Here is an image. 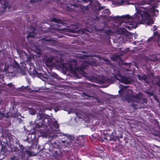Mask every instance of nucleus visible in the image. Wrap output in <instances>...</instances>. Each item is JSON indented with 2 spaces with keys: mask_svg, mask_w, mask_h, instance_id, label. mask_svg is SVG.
I'll list each match as a JSON object with an SVG mask.
<instances>
[{
  "mask_svg": "<svg viewBox=\"0 0 160 160\" xmlns=\"http://www.w3.org/2000/svg\"><path fill=\"white\" fill-rule=\"evenodd\" d=\"M122 91L121 90H119L118 92L120 94V95L121 96H122Z\"/></svg>",
  "mask_w": 160,
  "mask_h": 160,
  "instance_id": "42",
  "label": "nucleus"
},
{
  "mask_svg": "<svg viewBox=\"0 0 160 160\" xmlns=\"http://www.w3.org/2000/svg\"><path fill=\"white\" fill-rule=\"evenodd\" d=\"M105 25V27H106V26L107 25L106 24H105V25H104V26Z\"/></svg>",
  "mask_w": 160,
  "mask_h": 160,
  "instance_id": "55",
  "label": "nucleus"
},
{
  "mask_svg": "<svg viewBox=\"0 0 160 160\" xmlns=\"http://www.w3.org/2000/svg\"><path fill=\"white\" fill-rule=\"evenodd\" d=\"M157 29V27L156 25L153 26V28H152V30L153 31H155Z\"/></svg>",
  "mask_w": 160,
  "mask_h": 160,
  "instance_id": "32",
  "label": "nucleus"
},
{
  "mask_svg": "<svg viewBox=\"0 0 160 160\" xmlns=\"http://www.w3.org/2000/svg\"><path fill=\"white\" fill-rule=\"evenodd\" d=\"M29 112L32 115H34L35 114V111L33 109H32L30 110H29Z\"/></svg>",
  "mask_w": 160,
  "mask_h": 160,
  "instance_id": "29",
  "label": "nucleus"
},
{
  "mask_svg": "<svg viewBox=\"0 0 160 160\" xmlns=\"http://www.w3.org/2000/svg\"><path fill=\"white\" fill-rule=\"evenodd\" d=\"M151 95H153V94H151Z\"/></svg>",
  "mask_w": 160,
  "mask_h": 160,
  "instance_id": "59",
  "label": "nucleus"
},
{
  "mask_svg": "<svg viewBox=\"0 0 160 160\" xmlns=\"http://www.w3.org/2000/svg\"><path fill=\"white\" fill-rule=\"evenodd\" d=\"M52 127L56 129H58L59 128V125L58 124L57 121H55L52 122V126H51V128H52Z\"/></svg>",
  "mask_w": 160,
  "mask_h": 160,
  "instance_id": "16",
  "label": "nucleus"
},
{
  "mask_svg": "<svg viewBox=\"0 0 160 160\" xmlns=\"http://www.w3.org/2000/svg\"><path fill=\"white\" fill-rule=\"evenodd\" d=\"M102 13L104 16L109 15L110 14V11L109 9H106L103 11Z\"/></svg>",
  "mask_w": 160,
  "mask_h": 160,
  "instance_id": "18",
  "label": "nucleus"
},
{
  "mask_svg": "<svg viewBox=\"0 0 160 160\" xmlns=\"http://www.w3.org/2000/svg\"><path fill=\"white\" fill-rule=\"evenodd\" d=\"M122 17L124 19H131V17L128 15H125L124 16H123Z\"/></svg>",
  "mask_w": 160,
  "mask_h": 160,
  "instance_id": "23",
  "label": "nucleus"
},
{
  "mask_svg": "<svg viewBox=\"0 0 160 160\" xmlns=\"http://www.w3.org/2000/svg\"><path fill=\"white\" fill-rule=\"evenodd\" d=\"M115 132L114 130H110L108 132L106 133L109 136H115Z\"/></svg>",
  "mask_w": 160,
  "mask_h": 160,
  "instance_id": "17",
  "label": "nucleus"
},
{
  "mask_svg": "<svg viewBox=\"0 0 160 160\" xmlns=\"http://www.w3.org/2000/svg\"><path fill=\"white\" fill-rule=\"evenodd\" d=\"M151 74H152V75H152V76H153V75L152 73H151Z\"/></svg>",
  "mask_w": 160,
  "mask_h": 160,
  "instance_id": "56",
  "label": "nucleus"
},
{
  "mask_svg": "<svg viewBox=\"0 0 160 160\" xmlns=\"http://www.w3.org/2000/svg\"><path fill=\"white\" fill-rule=\"evenodd\" d=\"M141 100L140 102L141 103H147V100L145 98H143L142 97V94H141Z\"/></svg>",
  "mask_w": 160,
  "mask_h": 160,
  "instance_id": "20",
  "label": "nucleus"
},
{
  "mask_svg": "<svg viewBox=\"0 0 160 160\" xmlns=\"http://www.w3.org/2000/svg\"><path fill=\"white\" fill-rule=\"evenodd\" d=\"M59 109L60 107L58 106L55 107L54 108V109L55 112H57L59 110Z\"/></svg>",
  "mask_w": 160,
  "mask_h": 160,
  "instance_id": "33",
  "label": "nucleus"
},
{
  "mask_svg": "<svg viewBox=\"0 0 160 160\" xmlns=\"http://www.w3.org/2000/svg\"><path fill=\"white\" fill-rule=\"evenodd\" d=\"M82 93H83V95H84V96H87V97H90V96H89L88 95V93H87L83 92Z\"/></svg>",
  "mask_w": 160,
  "mask_h": 160,
  "instance_id": "38",
  "label": "nucleus"
},
{
  "mask_svg": "<svg viewBox=\"0 0 160 160\" xmlns=\"http://www.w3.org/2000/svg\"><path fill=\"white\" fill-rule=\"evenodd\" d=\"M99 31H101L102 32L104 33H106L107 35H109L112 34V31L111 29L108 30H105L103 28L102 29H99L98 30Z\"/></svg>",
  "mask_w": 160,
  "mask_h": 160,
  "instance_id": "13",
  "label": "nucleus"
},
{
  "mask_svg": "<svg viewBox=\"0 0 160 160\" xmlns=\"http://www.w3.org/2000/svg\"><path fill=\"white\" fill-rule=\"evenodd\" d=\"M40 70H39L38 68H34L33 70V74L35 76L38 77L41 79H46L47 77V75L46 73L44 74L40 72Z\"/></svg>",
  "mask_w": 160,
  "mask_h": 160,
  "instance_id": "5",
  "label": "nucleus"
},
{
  "mask_svg": "<svg viewBox=\"0 0 160 160\" xmlns=\"http://www.w3.org/2000/svg\"><path fill=\"white\" fill-rule=\"evenodd\" d=\"M82 53L84 54H86L87 53L86 51H82Z\"/></svg>",
  "mask_w": 160,
  "mask_h": 160,
  "instance_id": "46",
  "label": "nucleus"
},
{
  "mask_svg": "<svg viewBox=\"0 0 160 160\" xmlns=\"http://www.w3.org/2000/svg\"><path fill=\"white\" fill-rule=\"evenodd\" d=\"M122 25L125 26L124 27H123V28H126V29H128V30H130V27L129 26H128L127 25H124V24H123Z\"/></svg>",
  "mask_w": 160,
  "mask_h": 160,
  "instance_id": "35",
  "label": "nucleus"
},
{
  "mask_svg": "<svg viewBox=\"0 0 160 160\" xmlns=\"http://www.w3.org/2000/svg\"><path fill=\"white\" fill-rule=\"evenodd\" d=\"M123 33V32L122 31V33Z\"/></svg>",
  "mask_w": 160,
  "mask_h": 160,
  "instance_id": "58",
  "label": "nucleus"
},
{
  "mask_svg": "<svg viewBox=\"0 0 160 160\" xmlns=\"http://www.w3.org/2000/svg\"><path fill=\"white\" fill-rule=\"evenodd\" d=\"M158 106L160 108V102L159 103Z\"/></svg>",
  "mask_w": 160,
  "mask_h": 160,
  "instance_id": "53",
  "label": "nucleus"
},
{
  "mask_svg": "<svg viewBox=\"0 0 160 160\" xmlns=\"http://www.w3.org/2000/svg\"><path fill=\"white\" fill-rule=\"evenodd\" d=\"M141 93H139L136 95L129 93L124 96H122L121 98L122 100L124 101H127L128 103L131 102L132 107L134 109H137L138 104L140 103L141 100Z\"/></svg>",
  "mask_w": 160,
  "mask_h": 160,
  "instance_id": "2",
  "label": "nucleus"
},
{
  "mask_svg": "<svg viewBox=\"0 0 160 160\" xmlns=\"http://www.w3.org/2000/svg\"><path fill=\"white\" fill-rule=\"evenodd\" d=\"M61 136H66V137H68L69 138L71 139H72V138H73L72 136L68 134H65L64 133H55L53 135L51 136V137L52 138L56 139V137Z\"/></svg>",
  "mask_w": 160,
  "mask_h": 160,
  "instance_id": "9",
  "label": "nucleus"
},
{
  "mask_svg": "<svg viewBox=\"0 0 160 160\" xmlns=\"http://www.w3.org/2000/svg\"><path fill=\"white\" fill-rule=\"evenodd\" d=\"M157 84L158 87H160V82H157Z\"/></svg>",
  "mask_w": 160,
  "mask_h": 160,
  "instance_id": "44",
  "label": "nucleus"
},
{
  "mask_svg": "<svg viewBox=\"0 0 160 160\" xmlns=\"http://www.w3.org/2000/svg\"><path fill=\"white\" fill-rule=\"evenodd\" d=\"M114 18L115 19H120V17L119 16H116Z\"/></svg>",
  "mask_w": 160,
  "mask_h": 160,
  "instance_id": "43",
  "label": "nucleus"
},
{
  "mask_svg": "<svg viewBox=\"0 0 160 160\" xmlns=\"http://www.w3.org/2000/svg\"><path fill=\"white\" fill-rule=\"evenodd\" d=\"M101 82L102 83H105V82L104 81H101Z\"/></svg>",
  "mask_w": 160,
  "mask_h": 160,
  "instance_id": "51",
  "label": "nucleus"
},
{
  "mask_svg": "<svg viewBox=\"0 0 160 160\" xmlns=\"http://www.w3.org/2000/svg\"><path fill=\"white\" fill-rule=\"evenodd\" d=\"M96 79H97V78H96V79H95L96 80Z\"/></svg>",
  "mask_w": 160,
  "mask_h": 160,
  "instance_id": "60",
  "label": "nucleus"
},
{
  "mask_svg": "<svg viewBox=\"0 0 160 160\" xmlns=\"http://www.w3.org/2000/svg\"><path fill=\"white\" fill-rule=\"evenodd\" d=\"M152 36L154 37V42H158L160 41V34L158 32H154Z\"/></svg>",
  "mask_w": 160,
  "mask_h": 160,
  "instance_id": "11",
  "label": "nucleus"
},
{
  "mask_svg": "<svg viewBox=\"0 0 160 160\" xmlns=\"http://www.w3.org/2000/svg\"><path fill=\"white\" fill-rule=\"evenodd\" d=\"M42 1V0H31L30 2L31 3H35L38 2Z\"/></svg>",
  "mask_w": 160,
  "mask_h": 160,
  "instance_id": "28",
  "label": "nucleus"
},
{
  "mask_svg": "<svg viewBox=\"0 0 160 160\" xmlns=\"http://www.w3.org/2000/svg\"><path fill=\"white\" fill-rule=\"evenodd\" d=\"M57 23L58 24H61L62 25L64 24L63 21L62 20L59 19H58V20Z\"/></svg>",
  "mask_w": 160,
  "mask_h": 160,
  "instance_id": "26",
  "label": "nucleus"
},
{
  "mask_svg": "<svg viewBox=\"0 0 160 160\" xmlns=\"http://www.w3.org/2000/svg\"><path fill=\"white\" fill-rule=\"evenodd\" d=\"M120 82L124 83L126 84H129L131 83L132 80L129 77L122 76L120 75V79H119L117 78Z\"/></svg>",
  "mask_w": 160,
  "mask_h": 160,
  "instance_id": "6",
  "label": "nucleus"
},
{
  "mask_svg": "<svg viewBox=\"0 0 160 160\" xmlns=\"http://www.w3.org/2000/svg\"><path fill=\"white\" fill-rule=\"evenodd\" d=\"M148 42L153 41L154 42V38L153 36L152 37L149 38L147 40Z\"/></svg>",
  "mask_w": 160,
  "mask_h": 160,
  "instance_id": "25",
  "label": "nucleus"
},
{
  "mask_svg": "<svg viewBox=\"0 0 160 160\" xmlns=\"http://www.w3.org/2000/svg\"><path fill=\"white\" fill-rule=\"evenodd\" d=\"M2 0H0V2L2 1Z\"/></svg>",
  "mask_w": 160,
  "mask_h": 160,
  "instance_id": "57",
  "label": "nucleus"
},
{
  "mask_svg": "<svg viewBox=\"0 0 160 160\" xmlns=\"http://www.w3.org/2000/svg\"><path fill=\"white\" fill-rule=\"evenodd\" d=\"M14 62H15V64L17 66V67H19V64L18 62H17L16 61H15Z\"/></svg>",
  "mask_w": 160,
  "mask_h": 160,
  "instance_id": "41",
  "label": "nucleus"
},
{
  "mask_svg": "<svg viewBox=\"0 0 160 160\" xmlns=\"http://www.w3.org/2000/svg\"><path fill=\"white\" fill-rule=\"evenodd\" d=\"M75 66L74 69L73 68V66L72 65H70L69 66V68L70 70V72L74 74V75H75L77 73V72H76V70L75 69Z\"/></svg>",
  "mask_w": 160,
  "mask_h": 160,
  "instance_id": "15",
  "label": "nucleus"
},
{
  "mask_svg": "<svg viewBox=\"0 0 160 160\" xmlns=\"http://www.w3.org/2000/svg\"><path fill=\"white\" fill-rule=\"evenodd\" d=\"M126 88H127L126 87L123 86H122L121 87H120V90L122 91H123L124 90L126 89Z\"/></svg>",
  "mask_w": 160,
  "mask_h": 160,
  "instance_id": "31",
  "label": "nucleus"
},
{
  "mask_svg": "<svg viewBox=\"0 0 160 160\" xmlns=\"http://www.w3.org/2000/svg\"><path fill=\"white\" fill-rule=\"evenodd\" d=\"M156 101H157V102H159V100L158 99H156Z\"/></svg>",
  "mask_w": 160,
  "mask_h": 160,
  "instance_id": "52",
  "label": "nucleus"
},
{
  "mask_svg": "<svg viewBox=\"0 0 160 160\" xmlns=\"http://www.w3.org/2000/svg\"><path fill=\"white\" fill-rule=\"evenodd\" d=\"M53 59V57H51L46 58V56H45L43 58V60L46 65H48V64L52 62Z\"/></svg>",
  "mask_w": 160,
  "mask_h": 160,
  "instance_id": "10",
  "label": "nucleus"
},
{
  "mask_svg": "<svg viewBox=\"0 0 160 160\" xmlns=\"http://www.w3.org/2000/svg\"><path fill=\"white\" fill-rule=\"evenodd\" d=\"M25 152L27 154V155L29 157L35 156L36 155V154H35L34 152H32L28 150H26Z\"/></svg>",
  "mask_w": 160,
  "mask_h": 160,
  "instance_id": "14",
  "label": "nucleus"
},
{
  "mask_svg": "<svg viewBox=\"0 0 160 160\" xmlns=\"http://www.w3.org/2000/svg\"><path fill=\"white\" fill-rule=\"evenodd\" d=\"M104 8V7L102 6L99 7L98 9V11H100L101 10H102Z\"/></svg>",
  "mask_w": 160,
  "mask_h": 160,
  "instance_id": "37",
  "label": "nucleus"
},
{
  "mask_svg": "<svg viewBox=\"0 0 160 160\" xmlns=\"http://www.w3.org/2000/svg\"><path fill=\"white\" fill-rule=\"evenodd\" d=\"M140 4L141 5H148V6L144 7L141 6L140 8L144 9L143 10H140L139 14L138 13L136 19L137 22L140 24H143L145 22L147 24L150 25L153 24L154 22L152 19L150 13L153 17H157L159 11L156 10L155 8L157 7L158 2H155L154 0H150V2L148 3L146 1H142Z\"/></svg>",
  "mask_w": 160,
  "mask_h": 160,
  "instance_id": "1",
  "label": "nucleus"
},
{
  "mask_svg": "<svg viewBox=\"0 0 160 160\" xmlns=\"http://www.w3.org/2000/svg\"><path fill=\"white\" fill-rule=\"evenodd\" d=\"M120 58V56L118 55L114 56L111 58L112 60L116 62L118 61V59H119Z\"/></svg>",
  "mask_w": 160,
  "mask_h": 160,
  "instance_id": "21",
  "label": "nucleus"
},
{
  "mask_svg": "<svg viewBox=\"0 0 160 160\" xmlns=\"http://www.w3.org/2000/svg\"><path fill=\"white\" fill-rule=\"evenodd\" d=\"M124 64L126 65V66H128L129 65V64H128V63H124Z\"/></svg>",
  "mask_w": 160,
  "mask_h": 160,
  "instance_id": "45",
  "label": "nucleus"
},
{
  "mask_svg": "<svg viewBox=\"0 0 160 160\" xmlns=\"http://www.w3.org/2000/svg\"><path fill=\"white\" fill-rule=\"evenodd\" d=\"M109 61V60L107 59H105V61H108V62Z\"/></svg>",
  "mask_w": 160,
  "mask_h": 160,
  "instance_id": "47",
  "label": "nucleus"
},
{
  "mask_svg": "<svg viewBox=\"0 0 160 160\" xmlns=\"http://www.w3.org/2000/svg\"><path fill=\"white\" fill-rule=\"evenodd\" d=\"M11 83L8 84V86H9V87H11Z\"/></svg>",
  "mask_w": 160,
  "mask_h": 160,
  "instance_id": "50",
  "label": "nucleus"
},
{
  "mask_svg": "<svg viewBox=\"0 0 160 160\" xmlns=\"http://www.w3.org/2000/svg\"><path fill=\"white\" fill-rule=\"evenodd\" d=\"M58 19H57L55 18H52V21L53 22H56V23H57Z\"/></svg>",
  "mask_w": 160,
  "mask_h": 160,
  "instance_id": "36",
  "label": "nucleus"
},
{
  "mask_svg": "<svg viewBox=\"0 0 160 160\" xmlns=\"http://www.w3.org/2000/svg\"><path fill=\"white\" fill-rule=\"evenodd\" d=\"M34 29L33 28V30L32 32H29L28 33V35L27 36V38H34L35 37L34 33Z\"/></svg>",
  "mask_w": 160,
  "mask_h": 160,
  "instance_id": "19",
  "label": "nucleus"
},
{
  "mask_svg": "<svg viewBox=\"0 0 160 160\" xmlns=\"http://www.w3.org/2000/svg\"><path fill=\"white\" fill-rule=\"evenodd\" d=\"M10 160H18V159L16 158L15 156L14 155L12 157L10 158Z\"/></svg>",
  "mask_w": 160,
  "mask_h": 160,
  "instance_id": "27",
  "label": "nucleus"
},
{
  "mask_svg": "<svg viewBox=\"0 0 160 160\" xmlns=\"http://www.w3.org/2000/svg\"><path fill=\"white\" fill-rule=\"evenodd\" d=\"M38 119L35 121V124L33 128L34 129H39L43 127H47L49 125L48 120L43 115L39 114L38 116Z\"/></svg>",
  "mask_w": 160,
  "mask_h": 160,
  "instance_id": "4",
  "label": "nucleus"
},
{
  "mask_svg": "<svg viewBox=\"0 0 160 160\" xmlns=\"http://www.w3.org/2000/svg\"><path fill=\"white\" fill-rule=\"evenodd\" d=\"M54 76H55V77L57 76V75H56V74H55V73H54V75H52V76H53V77H54V76H54Z\"/></svg>",
  "mask_w": 160,
  "mask_h": 160,
  "instance_id": "49",
  "label": "nucleus"
},
{
  "mask_svg": "<svg viewBox=\"0 0 160 160\" xmlns=\"http://www.w3.org/2000/svg\"><path fill=\"white\" fill-rule=\"evenodd\" d=\"M79 1L84 4L88 2H89V3L85 6L77 5L76 4H68L67 5V10L69 11L77 10L80 12H84L83 8L85 10H88L89 8V6L91 4L90 0H79Z\"/></svg>",
  "mask_w": 160,
  "mask_h": 160,
  "instance_id": "3",
  "label": "nucleus"
},
{
  "mask_svg": "<svg viewBox=\"0 0 160 160\" xmlns=\"http://www.w3.org/2000/svg\"><path fill=\"white\" fill-rule=\"evenodd\" d=\"M0 114H1V115L2 117H6L7 118H8V115L7 113L5 114L4 113H1V112H0Z\"/></svg>",
  "mask_w": 160,
  "mask_h": 160,
  "instance_id": "24",
  "label": "nucleus"
},
{
  "mask_svg": "<svg viewBox=\"0 0 160 160\" xmlns=\"http://www.w3.org/2000/svg\"><path fill=\"white\" fill-rule=\"evenodd\" d=\"M88 67L87 63H83L82 65L79 67H76L75 66V69L76 71L79 73H82L84 72V69Z\"/></svg>",
  "mask_w": 160,
  "mask_h": 160,
  "instance_id": "7",
  "label": "nucleus"
},
{
  "mask_svg": "<svg viewBox=\"0 0 160 160\" xmlns=\"http://www.w3.org/2000/svg\"><path fill=\"white\" fill-rule=\"evenodd\" d=\"M22 88H23L24 89H26V87H22Z\"/></svg>",
  "mask_w": 160,
  "mask_h": 160,
  "instance_id": "48",
  "label": "nucleus"
},
{
  "mask_svg": "<svg viewBox=\"0 0 160 160\" xmlns=\"http://www.w3.org/2000/svg\"><path fill=\"white\" fill-rule=\"evenodd\" d=\"M42 39L43 41H46L48 42L51 41H52V39H46V38H42Z\"/></svg>",
  "mask_w": 160,
  "mask_h": 160,
  "instance_id": "30",
  "label": "nucleus"
},
{
  "mask_svg": "<svg viewBox=\"0 0 160 160\" xmlns=\"http://www.w3.org/2000/svg\"><path fill=\"white\" fill-rule=\"evenodd\" d=\"M31 58L30 56H29L27 58V60L28 61H30L31 60Z\"/></svg>",
  "mask_w": 160,
  "mask_h": 160,
  "instance_id": "40",
  "label": "nucleus"
},
{
  "mask_svg": "<svg viewBox=\"0 0 160 160\" xmlns=\"http://www.w3.org/2000/svg\"><path fill=\"white\" fill-rule=\"evenodd\" d=\"M69 32L71 33H75L76 32V30L75 29H69Z\"/></svg>",
  "mask_w": 160,
  "mask_h": 160,
  "instance_id": "34",
  "label": "nucleus"
},
{
  "mask_svg": "<svg viewBox=\"0 0 160 160\" xmlns=\"http://www.w3.org/2000/svg\"><path fill=\"white\" fill-rule=\"evenodd\" d=\"M121 2H123V0H121Z\"/></svg>",
  "mask_w": 160,
  "mask_h": 160,
  "instance_id": "54",
  "label": "nucleus"
},
{
  "mask_svg": "<svg viewBox=\"0 0 160 160\" xmlns=\"http://www.w3.org/2000/svg\"><path fill=\"white\" fill-rule=\"evenodd\" d=\"M137 77L138 79L140 81L143 80L147 81V77L145 74H142V75L138 74L137 75Z\"/></svg>",
  "mask_w": 160,
  "mask_h": 160,
  "instance_id": "12",
  "label": "nucleus"
},
{
  "mask_svg": "<svg viewBox=\"0 0 160 160\" xmlns=\"http://www.w3.org/2000/svg\"><path fill=\"white\" fill-rule=\"evenodd\" d=\"M77 57L80 58V59H85L86 58L89 57L90 56L87 55H81L80 54L79 55V56H78Z\"/></svg>",
  "mask_w": 160,
  "mask_h": 160,
  "instance_id": "22",
  "label": "nucleus"
},
{
  "mask_svg": "<svg viewBox=\"0 0 160 160\" xmlns=\"http://www.w3.org/2000/svg\"><path fill=\"white\" fill-rule=\"evenodd\" d=\"M3 1L4 2L2 5L1 8L2 9L0 10V14H2L5 11L7 8L8 7L9 9L10 8V7L8 6V0H3Z\"/></svg>",
  "mask_w": 160,
  "mask_h": 160,
  "instance_id": "8",
  "label": "nucleus"
},
{
  "mask_svg": "<svg viewBox=\"0 0 160 160\" xmlns=\"http://www.w3.org/2000/svg\"><path fill=\"white\" fill-rule=\"evenodd\" d=\"M20 147H21V150L23 151V150H24V147L23 146V145H21V146H20Z\"/></svg>",
  "mask_w": 160,
  "mask_h": 160,
  "instance_id": "39",
  "label": "nucleus"
}]
</instances>
